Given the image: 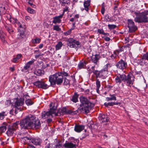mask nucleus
Here are the masks:
<instances>
[{"label": "nucleus", "instance_id": "f257e3e1", "mask_svg": "<svg viewBox=\"0 0 148 148\" xmlns=\"http://www.w3.org/2000/svg\"><path fill=\"white\" fill-rule=\"evenodd\" d=\"M19 124L21 128L23 129H38L41 126L40 121L38 119H36L34 116L29 114L21 120L20 123L19 121H17L9 127L6 132L8 136H11L15 134Z\"/></svg>", "mask_w": 148, "mask_h": 148}, {"label": "nucleus", "instance_id": "f03ea898", "mask_svg": "<svg viewBox=\"0 0 148 148\" xmlns=\"http://www.w3.org/2000/svg\"><path fill=\"white\" fill-rule=\"evenodd\" d=\"M115 79L116 83L120 84L122 81L126 84L127 86H131L134 81V77L132 74H129L127 76L125 74H117L116 76Z\"/></svg>", "mask_w": 148, "mask_h": 148}, {"label": "nucleus", "instance_id": "7ed1b4c3", "mask_svg": "<svg viewBox=\"0 0 148 148\" xmlns=\"http://www.w3.org/2000/svg\"><path fill=\"white\" fill-rule=\"evenodd\" d=\"M81 104L80 106L81 111H83L86 114L88 113L94 104L90 102L87 98L83 96H81L79 98Z\"/></svg>", "mask_w": 148, "mask_h": 148}, {"label": "nucleus", "instance_id": "20e7f679", "mask_svg": "<svg viewBox=\"0 0 148 148\" xmlns=\"http://www.w3.org/2000/svg\"><path fill=\"white\" fill-rule=\"evenodd\" d=\"M49 81L50 82V86L53 87L56 84L57 85H60L63 82L62 77L60 74L59 72L49 77Z\"/></svg>", "mask_w": 148, "mask_h": 148}, {"label": "nucleus", "instance_id": "39448f33", "mask_svg": "<svg viewBox=\"0 0 148 148\" xmlns=\"http://www.w3.org/2000/svg\"><path fill=\"white\" fill-rule=\"evenodd\" d=\"M56 103H51L49 105L50 110L48 112L44 111L42 113V119H45L50 117H52V114H55V110L57 108Z\"/></svg>", "mask_w": 148, "mask_h": 148}, {"label": "nucleus", "instance_id": "423d86ee", "mask_svg": "<svg viewBox=\"0 0 148 148\" xmlns=\"http://www.w3.org/2000/svg\"><path fill=\"white\" fill-rule=\"evenodd\" d=\"M136 17L134 18V21L138 23H148V17L147 12H135Z\"/></svg>", "mask_w": 148, "mask_h": 148}, {"label": "nucleus", "instance_id": "0eeeda50", "mask_svg": "<svg viewBox=\"0 0 148 148\" xmlns=\"http://www.w3.org/2000/svg\"><path fill=\"white\" fill-rule=\"evenodd\" d=\"M29 97L27 95H25L23 97V98H17L15 100L14 106L15 108V113L16 114L18 111H21L23 108V105L24 104V100L25 97Z\"/></svg>", "mask_w": 148, "mask_h": 148}, {"label": "nucleus", "instance_id": "6e6552de", "mask_svg": "<svg viewBox=\"0 0 148 148\" xmlns=\"http://www.w3.org/2000/svg\"><path fill=\"white\" fill-rule=\"evenodd\" d=\"M93 73L95 75L96 78H100L104 79L106 77L108 74V72L105 71L103 69H102L100 71L97 70L94 71H93Z\"/></svg>", "mask_w": 148, "mask_h": 148}, {"label": "nucleus", "instance_id": "1a4fd4ad", "mask_svg": "<svg viewBox=\"0 0 148 148\" xmlns=\"http://www.w3.org/2000/svg\"><path fill=\"white\" fill-rule=\"evenodd\" d=\"M67 42V45L71 48H75L80 46L79 41L72 38L68 39Z\"/></svg>", "mask_w": 148, "mask_h": 148}, {"label": "nucleus", "instance_id": "9d476101", "mask_svg": "<svg viewBox=\"0 0 148 148\" xmlns=\"http://www.w3.org/2000/svg\"><path fill=\"white\" fill-rule=\"evenodd\" d=\"M34 85L39 88H41L44 89L48 88L50 86L48 85L46 82L43 81H37L33 83Z\"/></svg>", "mask_w": 148, "mask_h": 148}, {"label": "nucleus", "instance_id": "9b49d317", "mask_svg": "<svg viewBox=\"0 0 148 148\" xmlns=\"http://www.w3.org/2000/svg\"><path fill=\"white\" fill-rule=\"evenodd\" d=\"M127 27L129 28V32L132 33L134 32L137 29L136 26L134 24V22L131 19L127 20Z\"/></svg>", "mask_w": 148, "mask_h": 148}, {"label": "nucleus", "instance_id": "f8f14e48", "mask_svg": "<svg viewBox=\"0 0 148 148\" xmlns=\"http://www.w3.org/2000/svg\"><path fill=\"white\" fill-rule=\"evenodd\" d=\"M116 66L117 68L123 70L126 69L127 66V62L122 59H121L116 63Z\"/></svg>", "mask_w": 148, "mask_h": 148}, {"label": "nucleus", "instance_id": "ddd939ff", "mask_svg": "<svg viewBox=\"0 0 148 148\" xmlns=\"http://www.w3.org/2000/svg\"><path fill=\"white\" fill-rule=\"evenodd\" d=\"M24 138L25 140H29V142H31L32 143L36 145H40L41 141V139L38 138H29L27 137H25Z\"/></svg>", "mask_w": 148, "mask_h": 148}, {"label": "nucleus", "instance_id": "4468645a", "mask_svg": "<svg viewBox=\"0 0 148 148\" xmlns=\"http://www.w3.org/2000/svg\"><path fill=\"white\" fill-rule=\"evenodd\" d=\"M7 5L5 3L0 4V15L5 14L6 11Z\"/></svg>", "mask_w": 148, "mask_h": 148}, {"label": "nucleus", "instance_id": "2eb2a0df", "mask_svg": "<svg viewBox=\"0 0 148 148\" xmlns=\"http://www.w3.org/2000/svg\"><path fill=\"white\" fill-rule=\"evenodd\" d=\"M18 31L19 33L17 35V38L21 41L23 40L25 38V36L23 30H20V29H19Z\"/></svg>", "mask_w": 148, "mask_h": 148}, {"label": "nucleus", "instance_id": "dca6fc26", "mask_svg": "<svg viewBox=\"0 0 148 148\" xmlns=\"http://www.w3.org/2000/svg\"><path fill=\"white\" fill-rule=\"evenodd\" d=\"M99 119L101 123L107 122L109 120L108 118L107 115L104 114H100L99 115Z\"/></svg>", "mask_w": 148, "mask_h": 148}, {"label": "nucleus", "instance_id": "f3484780", "mask_svg": "<svg viewBox=\"0 0 148 148\" xmlns=\"http://www.w3.org/2000/svg\"><path fill=\"white\" fill-rule=\"evenodd\" d=\"M99 55L97 54H95L91 58V60L92 62L96 64H99L98 61L99 59Z\"/></svg>", "mask_w": 148, "mask_h": 148}, {"label": "nucleus", "instance_id": "a211bd4d", "mask_svg": "<svg viewBox=\"0 0 148 148\" xmlns=\"http://www.w3.org/2000/svg\"><path fill=\"white\" fill-rule=\"evenodd\" d=\"M90 0L85 1L84 3V8L83 10H85L86 12H88V10L90 8Z\"/></svg>", "mask_w": 148, "mask_h": 148}, {"label": "nucleus", "instance_id": "6ab92c4d", "mask_svg": "<svg viewBox=\"0 0 148 148\" xmlns=\"http://www.w3.org/2000/svg\"><path fill=\"white\" fill-rule=\"evenodd\" d=\"M65 148H76V145L71 142H66L63 145Z\"/></svg>", "mask_w": 148, "mask_h": 148}, {"label": "nucleus", "instance_id": "aec40b11", "mask_svg": "<svg viewBox=\"0 0 148 148\" xmlns=\"http://www.w3.org/2000/svg\"><path fill=\"white\" fill-rule=\"evenodd\" d=\"M84 128V126L83 125H77L75 126V131L77 132H80Z\"/></svg>", "mask_w": 148, "mask_h": 148}, {"label": "nucleus", "instance_id": "412c9836", "mask_svg": "<svg viewBox=\"0 0 148 148\" xmlns=\"http://www.w3.org/2000/svg\"><path fill=\"white\" fill-rule=\"evenodd\" d=\"M4 26L6 30H7L10 34H11L13 32V30L11 25H4Z\"/></svg>", "mask_w": 148, "mask_h": 148}, {"label": "nucleus", "instance_id": "4be33fe9", "mask_svg": "<svg viewBox=\"0 0 148 148\" xmlns=\"http://www.w3.org/2000/svg\"><path fill=\"white\" fill-rule=\"evenodd\" d=\"M59 1L61 5L62 6H65L70 4V0H59Z\"/></svg>", "mask_w": 148, "mask_h": 148}, {"label": "nucleus", "instance_id": "5701e85b", "mask_svg": "<svg viewBox=\"0 0 148 148\" xmlns=\"http://www.w3.org/2000/svg\"><path fill=\"white\" fill-rule=\"evenodd\" d=\"M61 147L62 145L60 143H58L54 146L51 144H48L46 147L47 148H60Z\"/></svg>", "mask_w": 148, "mask_h": 148}, {"label": "nucleus", "instance_id": "b1692460", "mask_svg": "<svg viewBox=\"0 0 148 148\" xmlns=\"http://www.w3.org/2000/svg\"><path fill=\"white\" fill-rule=\"evenodd\" d=\"M34 74L38 76H41L44 74V71L40 69H37L34 71Z\"/></svg>", "mask_w": 148, "mask_h": 148}, {"label": "nucleus", "instance_id": "393cba45", "mask_svg": "<svg viewBox=\"0 0 148 148\" xmlns=\"http://www.w3.org/2000/svg\"><path fill=\"white\" fill-rule=\"evenodd\" d=\"M78 95L77 93L76 92L75 93L74 95L71 99V101L74 102H76L78 101Z\"/></svg>", "mask_w": 148, "mask_h": 148}, {"label": "nucleus", "instance_id": "a878e982", "mask_svg": "<svg viewBox=\"0 0 148 148\" xmlns=\"http://www.w3.org/2000/svg\"><path fill=\"white\" fill-rule=\"evenodd\" d=\"M86 63L85 61L80 62L78 65V67L79 69L84 68L86 66Z\"/></svg>", "mask_w": 148, "mask_h": 148}, {"label": "nucleus", "instance_id": "bb28decb", "mask_svg": "<svg viewBox=\"0 0 148 148\" xmlns=\"http://www.w3.org/2000/svg\"><path fill=\"white\" fill-rule=\"evenodd\" d=\"M96 91L98 93L99 91V88L101 86L100 82L98 79H97L96 80Z\"/></svg>", "mask_w": 148, "mask_h": 148}, {"label": "nucleus", "instance_id": "cd10ccee", "mask_svg": "<svg viewBox=\"0 0 148 148\" xmlns=\"http://www.w3.org/2000/svg\"><path fill=\"white\" fill-rule=\"evenodd\" d=\"M116 97L114 95H110V97H107L106 98V100L107 101L116 100Z\"/></svg>", "mask_w": 148, "mask_h": 148}, {"label": "nucleus", "instance_id": "c85d7f7f", "mask_svg": "<svg viewBox=\"0 0 148 148\" xmlns=\"http://www.w3.org/2000/svg\"><path fill=\"white\" fill-rule=\"evenodd\" d=\"M53 20L52 21L53 23L56 24V23H61V20L58 18L57 16H55L53 18Z\"/></svg>", "mask_w": 148, "mask_h": 148}, {"label": "nucleus", "instance_id": "c756f323", "mask_svg": "<svg viewBox=\"0 0 148 148\" xmlns=\"http://www.w3.org/2000/svg\"><path fill=\"white\" fill-rule=\"evenodd\" d=\"M63 45V44L61 42H58L56 46V50H59L61 48V47Z\"/></svg>", "mask_w": 148, "mask_h": 148}, {"label": "nucleus", "instance_id": "7c9ffc66", "mask_svg": "<svg viewBox=\"0 0 148 148\" xmlns=\"http://www.w3.org/2000/svg\"><path fill=\"white\" fill-rule=\"evenodd\" d=\"M77 112L78 111L77 110L72 111L71 110H67L66 114H70L72 115H74L77 114Z\"/></svg>", "mask_w": 148, "mask_h": 148}, {"label": "nucleus", "instance_id": "2f4dec72", "mask_svg": "<svg viewBox=\"0 0 148 148\" xmlns=\"http://www.w3.org/2000/svg\"><path fill=\"white\" fill-rule=\"evenodd\" d=\"M112 66V64L110 63H108L104 66V68L103 69L105 71H106L108 72V70L109 69H110Z\"/></svg>", "mask_w": 148, "mask_h": 148}, {"label": "nucleus", "instance_id": "473e14b6", "mask_svg": "<svg viewBox=\"0 0 148 148\" xmlns=\"http://www.w3.org/2000/svg\"><path fill=\"white\" fill-rule=\"evenodd\" d=\"M26 99H27V98H26ZM25 103L26 104L27 106L31 105L33 104V102L29 98H27V99H26L25 101Z\"/></svg>", "mask_w": 148, "mask_h": 148}, {"label": "nucleus", "instance_id": "72a5a7b5", "mask_svg": "<svg viewBox=\"0 0 148 148\" xmlns=\"http://www.w3.org/2000/svg\"><path fill=\"white\" fill-rule=\"evenodd\" d=\"M41 39L39 38H36L35 39L32 40V43L34 44L39 43L40 42Z\"/></svg>", "mask_w": 148, "mask_h": 148}, {"label": "nucleus", "instance_id": "f704fd0d", "mask_svg": "<svg viewBox=\"0 0 148 148\" xmlns=\"http://www.w3.org/2000/svg\"><path fill=\"white\" fill-rule=\"evenodd\" d=\"M10 21L13 24L16 23L17 24V23L18 22L17 20L14 18H11L9 19Z\"/></svg>", "mask_w": 148, "mask_h": 148}, {"label": "nucleus", "instance_id": "c9c22d12", "mask_svg": "<svg viewBox=\"0 0 148 148\" xmlns=\"http://www.w3.org/2000/svg\"><path fill=\"white\" fill-rule=\"evenodd\" d=\"M7 114L5 112H2L0 113V120L3 119L5 116H6Z\"/></svg>", "mask_w": 148, "mask_h": 148}, {"label": "nucleus", "instance_id": "e433bc0d", "mask_svg": "<svg viewBox=\"0 0 148 148\" xmlns=\"http://www.w3.org/2000/svg\"><path fill=\"white\" fill-rule=\"evenodd\" d=\"M6 127L5 126H3L0 127V135L6 130Z\"/></svg>", "mask_w": 148, "mask_h": 148}, {"label": "nucleus", "instance_id": "4c0bfd02", "mask_svg": "<svg viewBox=\"0 0 148 148\" xmlns=\"http://www.w3.org/2000/svg\"><path fill=\"white\" fill-rule=\"evenodd\" d=\"M27 11L28 12L31 14H34L36 13L35 11L32 9L30 7H28L27 9Z\"/></svg>", "mask_w": 148, "mask_h": 148}, {"label": "nucleus", "instance_id": "58836bf2", "mask_svg": "<svg viewBox=\"0 0 148 148\" xmlns=\"http://www.w3.org/2000/svg\"><path fill=\"white\" fill-rule=\"evenodd\" d=\"M117 55L116 53L114 52L113 54H112L111 56H110V59H112L114 60L117 56Z\"/></svg>", "mask_w": 148, "mask_h": 148}, {"label": "nucleus", "instance_id": "ea45409f", "mask_svg": "<svg viewBox=\"0 0 148 148\" xmlns=\"http://www.w3.org/2000/svg\"><path fill=\"white\" fill-rule=\"evenodd\" d=\"M17 25H18L19 28H22V29H25V26L24 24H23L20 23L19 21L17 23Z\"/></svg>", "mask_w": 148, "mask_h": 148}, {"label": "nucleus", "instance_id": "a19ab883", "mask_svg": "<svg viewBox=\"0 0 148 148\" xmlns=\"http://www.w3.org/2000/svg\"><path fill=\"white\" fill-rule=\"evenodd\" d=\"M97 125L94 123L91 124L89 126L90 128L91 129H97Z\"/></svg>", "mask_w": 148, "mask_h": 148}, {"label": "nucleus", "instance_id": "79ce46f5", "mask_svg": "<svg viewBox=\"0 0 148 148\" xmlns=\"http://www.w3.org/2000/svg\"><path fill=\"white\" fill-rule=\"evenodd\" d=\"M53 29L54 30H56L57 31H60L61 30V29L60 28L59 26L58 25H54Z\"/></svg>", "mask_w": 148, "mask_h": 148}, {"label": "nucleus", "instance_id": "37998d69", "mask_svg": "<svg viewBox=\"0 0 148 148\" xmlns=\"http://www.w3.org/2000/svg\"><path fill=\"white\" fill-rule=\"evenodd\" d=\"M108 27L109 29H112L116 28V26L114 25L108 24Z\"/></svg>", "mask_w": 148, "mask_h": 148}, {"label": "nucleus", "instance_id": "c03bdc74", "mask_svg": "<svg viewBox=\"0 0 148 148\" xmlns=\"http://www.w3.org/2000/svg\"><path fill=\"white\" fill-rule=\"evenodd\" d=\"M98 32L100 34H102L104 35H106V34L104 32L103 30L102 29H99L97 30Z\"/></svg>", "mask_w": 148, "mask_h": 148}, {"label": "nucleus", "instance_id": "a18cd8bd", "mask_svg": "<svg viewBox=\"0 0 148 148\" xmlns=\"http://www.w3.org/2000/svg\"><path fill=\"white\" fill-rule=\"evenodd\" d=\"M113 103H112V102H108V103H104V105L106 107H108L109 106H112V104Z\"/></svg>", "mask_w": 148, "mask_h": 148}, {"label": "nucleus", "instance_id": "49530a36", "mask_svg": "<svg viewBox=\"0 0 148 148\" xmlns=\"http://www.w3.org/2000/svg\"><path fill=\"white\" fill-rule=\"evenodd\" d=\"M72 30H71V29L67 31V32H64V35L65 36H67L69 35L71 33Z\"/></svg>", "mask_w": 148, "mask_h": 148}, {"label": "nucleus", "instance_id": "de8ad7c7", "mask_svg": "<svg viewBox=\"0 0 148 148\" xmlns=\"http://www.w3.org/2000/svg\"><path fill=\"white\" fill-rule=\"evenodd\" d=\"M69 83V80L67 79H66V78H64V85H67V84H68Z\"/></svg>", "mask_w": 148, "mask_h": 148}, {"label": "nucleus", "instance_id": "09e8293b", "mask_svg": "<svg viewBox=\"0 0 148 148\" xmlns=\"http://www.w3.org/2000/svg\"><path fill=\"white\" fill-rule=\"evenodd\" d=\"M61 75H62V78H63V76H66L68 75V74L66 72H62L60 73H59ZM62 79H63V78H62Z\"/></svg>", "mask_w": 148, "mask_h": 148}, {"label": "nucleus", "instance_id": "8fccbe9b", "mask_svg": "<svg viewBox=\"0 0 148 148\" xmlns=\"http://www.w3.org/2000/svg\"><path fill=\"white\" fill-rule=\"evenodd\" d=\"M94 65L93 66H92L91 69H92V72L94 71H95L96 70H95V67H97L99 64H94Z\"/></svg>", "mask_w": 148, "mask_h": 148}, {"label": "nucleus", "instance_id": "3c124183", "mask_svg": "<svg viewBox=\"0 0 148 148\" xmlns=\"http://www.w3.org/2000/svg\"><path fill=\"white\" fill-rule=\"evenodd\" d=\"M67 110L65 108H63L61 109V112L63 114H66Z\"/></svg>", "mask_w": 148, "mask_h": 148}, {"label": "nucleus", "instance_id": "603ef678", "mask_svg": "<svg viewBox=\"0 0 148 148\" xmlns=\"http://www.w3.org/2000/svg\"><path fill=\"white\" fill-rule=\"evenodd\" d=\"M65 6V8L64 9V10H63V12L62 13L63 14H64V12H67V11H68V8H69V7L68 6H67V5Z\"/></svg>", "mask_w": 148, "mask_h": 148}, {"label": "nucleus", "instance_id": "864d4df0", "mask_svg": "<svg viewBox=\"0 0 148 148\" xmlns=\"http://www.w3.org/2000/svg\"><path fill=\"white\" fill-rule=\"evenodd\" d=\"M75 22H73L72 23V27L71 28V30H74L75 29Z\"/></svg>", "mask_w": 148, "mask_h": 148}, {"label": "nucleus", "instance_id": "5fc2aeb1", "mask_svg": "<svg viewBox=\"0 0 148 148\" xmlns=\"http://www.w3.org/2000/svg\"><path fill=\"white\" fill-rule=\"evenodd\" d=\"M105 18L107 21L109 22L111 21L110 18L108 16H106L105 17Z\"/></svg>", "mask_w": 148, "mask_h": 148}, {"label": "nucleus", "instance_id": "6e6d98bb", "mask_svg": "<svg viewBox=\"0 0 148 148\" xmlns=\"http://www.w3.org/2000/svg\"><path fill=\"white\" fill-rule=\"evenodd\" d=\"M22 56V55L21 54H18L17 55L16 58L18 60Z\"/></svg>", "mask_w": 148, "mask_h": 148}, {"label": "nucleus", "instance_id": "4d7b16f0", "mask_svg": "<svg viewBox=\"0 0 148 148\" xmlns=\"http://www.w3.org/2000/svg\"><path fill=\"white\" fill-rule=\"evenodd\" d=\"M35 60L33 59L31 61H30L27 62L28 64H29L30 65H31L33 64V63L35 61Z\"/></svg>", "mask_w": 148, "mask_h": 148}, {"label": "nucleus", "instance_id": "13d9d810", "mask_svg": "<svg viewBox=\"0 0 148 148\" xmlns=\"http://www.w3.org/2000/svg\"><path fill=\"white\" fill-rule=\"evenodd\" d=\"M18 60L16 58V57H15L12 60V62L14 63H15L18 61Z\"/></svg>", "mask_w": 148, "mask_h": 148}, {"label": "nucleus", "instance_id": "bf43d9fd", "mask_svg": "<svg viewBox=\"0 0 148 148\" xmlns=\"http://www.w3.org/2000/svg\"><path fill=\"white\" fill-rule=\"evenodd\" d=\"M31 1H29L28 2V3L33 8H35L34 6H35L32 3L30 2Z\"/></svg>", "mask_w": 148, "mask_h": 148}, {"label": "nucleus", "instance_id": "052dcab7", "mask_svg": "<svg viewBox=\"0 0 148 148\" xmlns=\"http://www.w3.org/2000/svg\"><path fill=\"white\" fill-rule=\"evenodd\" d=\"M104 8L102 7L101 8V12L102 14H104Z\"/></svg>", "mask_w": 148, "mask_h": 148}, {"label": "nucleus", "instance_id": "680f3d73", "mask_svg": "<svg viewBox=\"0 0 148 148\" xmlns=\"http://www.w3.org/2000/svg\"><path fill=\"white\" fill-rule=\"evenodd\" d=\"M25 18L26 21H28L31 19V18L29 16H27L25 17Z\"/></svg>", "mask_w": 148, "mask_h": 148}, {"label": "nucleus", "instance_id": "e2e57ef3", "mask_svg": "<svg viewBox=\"0 0 148 148\" xmlns=\"http://www.w3.org/2000/svg\"><path fill=\"white\" fill-rule=\"evenodd\" d=\"M64 14L62 13V14H61V15H60V16H56L58 18H59L60 19H61L62 18V17H63V16Z\"/></svg>", "mask_w": 148, "mask_h": 148}, {"label": "nucleus", "instance_id": "0e129e2a", "mask_svg": "<svg viewBox=\"0 0 148 148\" xmlns=\"http://www.w3.org/2000/svg\"><path fill=\"white\" fill-rule=\"evenodd\" d=\"M104 39L106 41H108L110 40V38L109 37H106L104 38Z\"/></svg>", "mask_w": 148, "mask_h": 148}, {"label": "nucleus", "instance_id": "69168bd1", "mask_svg": "<svg viewBox=\"0 0 148 148\" xmlns=\"http://www.w3.org/2000/svg\"><path fill=\"white\" fill-rule=\"evenodd\" d=\"M79 17V14H76L75 15L74 18L75 19L78 18Z\"/></svg>", "mask_w": 148, "mask_h": 148}, {"label": "nucleus", "instance_id": "338daca9", "mask_svg": "<svg viewBox=\"0 0 148 148\" xmlns=\"http://www.w3.org/2000/svg\"><path fill=\"white\" fill-rule=\"evenodd\" d=\"M52 119L51 118H48L47 119V121L48 123H50L52 121Z\"/></svg>", "mask_w": 148, "mask_h": 148}, {"label": "nucleus", "instance_id": "774afa93", "mask_svg": "<svg viewBox=\"0 0 148 148\" xmlns=\"http://www.w3.org/2000/svg\"><path fill=\"white\" fill-rule=\"evenodd\" d=\"M0 38L3 42H4L5 41L4 38L3 36H1L0 35Z\"/></svg>", "mask_w": 148, "mask_h": 148}]
</instances>
